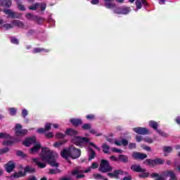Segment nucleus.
Returning <instances> with one entry per match:
<instances>
[{
	"label": "nucleus",
	"instance_id": "obj_9",
	"mask_svg": "<svg viewBox=\"0 0 180 180\" xmlns=\"http://www.w3.org/2000/svg\"><path fill=\"white\" fill-rule=\"evenodd\" d=\"M124 174V172L122 169H117L115 170L112 173H108V176H110V178H116V179H119L120 175H123Z\"/></svg>",
	"mask_w": 180,
	"mask_h": 180
},
{
	"label": "nucleus",
	"instance_id": "obj_37",
	"mask_svg": "<svg viewBox=\"0 0 180 180\" xmlns=\"http://www.w3.org/2000/svg\"><path fill=\"white\" fill-rule=\"evenodd\" d=\"M122 175H125L122 180H131V175L129 174V172H124V174Z\"/></svg>",
	"mask_w": 180,
	"mask_h": 180
},
{
	"label": "nucleus",
	"instance_id": "obj_11",
	"mask_svg": "<svg viewBox=\"0 0 180 180\" xmlns=\"http://www.w3.org/2000/svg\"><path fill=\"white\" fill-rule=\"evenodd\" d=\"M134 160H146L147 158V154L135 152L132 154Z\"/></svg>",
	"mask_w": 180,
	"mask_h": 180
},
{
	"label": "nucleus",
	"instance_id": "obj_46",
	"mask_svg": "<svg viewBox=\"0 0 180 180\" xmlns=\"http://www.w3.org/2000/svg\"><path fill=\"white\" fill-rule=\"evenodd\" d=\"M150 176L151 178H155V177L160 178V176H162V178H163L164 176H162V173H161L160 175V174H158V173H152L150 174Z\"/></svg>",
	"mask_w": 180,
	"mask_h": 180
},
{
	"label": "nucleus",
	"instance_id": "obj_8",
	"mask_svg": "<svg viewBox=\"0 0 180 180\" xmlns=\"http://www.w3.org/2000/svg\"><path fill=\"white\" fill-rule=\"evenodd\" d=\"M133 131L136 133L137 134H141L143 136H145L146 134H148L150 133V130L147 128L144 127H136L134 128Z\"/></svg>",
	"mask_w": 180,
	"mask_h": 180
},
{
	"label": "nucleus",
	"instance_id": "obj_44",
	"mask_svg": "<svg viewBox=\"0 0 180 180\" xmlns=\"http://www.w3.org/2000/svg\"><path fill=\"white\" fill-rule=\"evenodd\" d=\"M11 41L13 44H19V40L15 37H11Z\"/></svg>",
	"mask_w": 180,
	"mask_h": 180
},
{
	"label": "nucleus",
	"instance_id": "obj_3",
	"mask_svg": "<svg viewBox=\"0 0 180 180\" xmlns=\"http://www.w3.org/2000/svg\"><path fill=\"white\" fill-rule=\"evenodd\" d=\"M89 139L86 137H81V136H75L72 142L73 144H75L76 146H79V147H82L84 144H86L88 143Z\"/></svg>",
	"mask_w": 180,
	"mask_h": 180
},
{
	"label": "nucleus",
	"instance_id": "obj_23",
	"mask_svg": "<svg viewBox=\"0 0 180 180\" xmlns=\"http://www.w3.org/2000/svg\"><path fill=\"white\" fill-rule=\"evenodd\" d=\"M135 4L136 5L137 9H141V4H143V5H147V1H146V0H136Z\"/></svg>",
	"mask_w": 180,
	"mask_h": 180
},
{
	"label": "nucleus",
	"instance_id": "obj_33",
	"mask_svg": "<svg viewBox=\"0 0 180 180\" xmlns=\"http://www.w3.org/2000/svg\"><path fill=\"white\" fill-rule=\"evenodd\" d=\"M41 51H46V53L49 52V51L45 50L43 48H34L33 50V53H41Z\"/></svg>",
	"mask_w": 180,
	"mask_h": 180
},
{
	"label": "nucleus",
	"instance_id": "obj_35",
	"mask_svg": "<svg viewBox=\"0 0 180 180\" xmlns=\"http://www.w3.org/2000/svg\"><path fill=\"white\" fill-rule=\"evenodd\" d=\"M162 150L164 153H172V146H163Z\"/></svg>",
	"mask_w": 180,
	"mask_h": 180
},
{
	"label": "nucleus",
	"instance_id": "obj_59",
	"mask_svg": "<svg viewBox=\"0 0 180 180\" xmlns=\"http://www.w3.org/2000/svg\"><path fill=\"white\" fill-rule=\"evenodd\" d=\"M91 168H93V169H96V168H98V163L96 162H93L91 164Z\"/></svg>",
	"mask_w": 180,
	"mask_h": 180
},
{
	"label": "nucleus",
	"instance_id": "obj_32",
	"mask_svg": "<svg viewBox=\"0 0 180 180\" xmlns=\"http://www.w3.org/2000/svg\"><path fill=\"white\" fill-rule=\"evenodd\" d=\"M92 126L91 125V124L86 123V124H84L82 126V130H91Z\"/></svg>",
	"mask_w": 180,
	"mask_h": 180
},
{
	"label": "nucleus",
	"instance_id": "obj_34",
	"mask_svg": "<svg viewBox=\"0 0 180 180\" xmlns=\"http://www.w3.org/2000/svg\"><path fill=\"white\" fill-rule=\"evenodd\" d=\"M17 6L18 8L20 11H26V8H25V6H23V4H22V3H20V1H17Z\"/></svg>",
	"mask_w": 180,
	"mask_h": 180
},
{
	"label": "nucleus",
	"instance_id": "obj_53",
	"mask_svg": "<svg viewBox=\"0 0 180 180\" xmlns=\"http://www.w3.org/2000/svg\"><path fill=\"white\" fill-rule=\"evenodd\" d=\"M56 139H64V137H65V135L60 133H58L56 134Z\"/></svg>",
	"mask_w": 180,
	"mask_h": 180
},
{
	"label": "nucleus",
	"instance_id": "obj_45",
	"mask_svg": "<svg viewBox=\"0 0 180 180\" xmlns=\"http://www.w3.org/2000/svg\"><path fill=\"white\" fill-rule=\"evenodd\" d=\"M9 112H10V115H11V116H15V115H16V108H9Z\"/></svg>",
	"mask_w": 180,
	"mask_h": 180
},
{
	"label": "nucleus",
	"instance_id": "obj_42",
	"mask_svg": "<svg viewBox=\"0 0 180 180\" xmlns=\"http://www.w3.org/2000/svg\"><path fill=\"white\" fill-rule=\"evenodd\" d=\"M39 6H40V4H39V3H37V4H34L33 6H30L29 9L30 11H36L37 8H39Z\"/></svg>",
	"mask_w": 180,
	"mask_h": 180
},
{
	"label": "nucleus",
	"instance_id": "obj_55",
	"mask_svg": "<svg viewBox=\"0 0 180 180\" xmlns=\"http://www.w3.org/2000/svg\"><path fill=\"white\" fill-rule=\"evenodd\" d=\"M144 141H146V143H149L150 144H151L152 143H153V140L150 138H145L144 139Z\"/></svg>",
	"mask_w": 180,
	"mask_h": 180
},
{
	"label": "nucleus",
	"instance_id": "obj_1",
	"mask_svg": "<svg viewBox=\"0 0 180 180\" xmlns=\"http://www.w3.org/2000/svg\"><path fill=\"white\" fill-rule=\"evenodd\" d=\"M40 158H33L32 160L37 165L38 168H46L45 161L51 165L57 168L58 163L56 161L57 158V153L51 151L49 148H42Z\"/></svg>",
	"mask_w": 180,
	"mask_h": 180
},
{
	"label": "nucleus",
	"instance_id": "obj_7",
	"mask_svg": "<svg viewBox=\"0 0 180 180\" xmlns=\"http://www.w3.org/2000/svg\"><path fill=\"white\" fill-rule=\"evenodd\" d=\"M162 176H169L170 179L169 180H178V178L176 177L175 172L172 170L162 172Z\"/></svg>",
	"mask_w": 180,
	"mask_h": 180
},
{
	"label": "nucleus",
	"instance_id": "obj_15",
	"mask_svg": "<svg viewBox=\"0 0 180 180\" xmlns=\"http://www.w3.org/2000/svg\"><path fill=\"white\" fill-rule=\"evenodd\" d=\"M13 26H15L16 27L23 28L25 27V23L19 20H13L11 21Z\"/></svg>",
	"mask_w": 180,
	"mask_h": 180
},
{
	"label": "nucleus",
	"instance_id": "obj_49",
	"mask_svg": "<svg viewBox=\"0 0 180 180\" xmlns=\"http://www.w3.org/2000/svg\"><path fill=\"white\" fill-rule=\"evenodd\" d=\"M94 177L96 179H105V177H103V176H102L101 174H94Z\"/></svg>",
	"mask_w": 180,
	"mask_h": 180
},
{
	"label": "nucleus",
	"instance_id": "obj_63",
	"mask_svg": "<svg viewBox=\"0 0 180 180\" xmlns=\"http://www.w3.org/2000/svg\"><path fill=\"white\" fill-rule=\"evenodd\" d=\"M143 150H146V151H151V148L150 146H144Z\"/></svg>",
	"mask_w": 180,
	"mask_h": 180
},
{
	"label": "nucleus",
	"instance_id": "obj_4",
	"mask_svg": "<svg viewBox=\"0 0 180 180\" xmlns=\"http://www.w3.org/2000/svg\"><path fill=\"white\" fill-rule=\"evenodd\" d=\"M99 169L101 172H111L113 168L110 167V165H109V162L108 160H103L101 161Z\"/></svg>",
	"mask_w": 180,
	"mask_h": 180
},
{
	"label": "nucleus",
	"instance_id": "obj_52",
	"mask_svg": "<svg viewBox=\"0 0 180 180\" xmlns=\"http://www.w3.org/2000/svg\"><path fill=\"white\" fill-rule=\"evenodd\" d=\"M45 136L48 139H51V138L54 137V134H53V132H48V133L45 134Z\"/></svg>",
	"mask_w": 180,
	"mask_h": 180
},
{
	"label": "nucleus",
	"instance_id": "obj_19",
	"mask_svg": "<svg viewBox=\"0 0 180 180\" xmlns=\"http://www.w3.org/2000/svg\"><path fill=\"white\" fill-rule=\"evenodd\" d=\"M146 165H149V167H155V160L147 159L143 162Z\"/></svg>",
	"mask_w": 180,
	"mask_h": 180
},
{
	"label": "nucleus",
	"instance_id": "obj_38",
	"mask_svg": "<svg viewBox=\"0 0 180 180\" xmlns=\"http://www.w3.org/2000/svg\"><path fill=\"white\" fill-rule=\"evenodd\" d=\"M150 176V173L145 172H142V174H139V178H148Z\"/></svg>",
	"mask_w": 180,
	"mask_h": 180
},
{
	"label": "nucleus",
	"instance_id": "obj_26",
	"mask_svg": "<svg viewBox=\"0 0 180 180\" xmlns=\"http://www.w3.org/2000/svg\"><path fill=\"white\" fill-rule=\"evenodd\" d=\"M149 126L152 127V129H154V130H158V122L155 121H150L149 122Z\"/></svg>",
	"mask_w": 180,
	"mask_h": 180
},
{
	"label": "nucleus",
	"instance_id": "obj_22",
	"mask_svg": "<svg viewBox=\"0 0 180 180\" xmlns=\"http://www.w3.org/2000/svg\"><path fill=\"white\" fill-rule=\"evenodd\" d=\"M40 148H41V145H40V143H37L36 145H34V146L31 148L30 150V153L31 154H34V153H37L39 151V150H40Z\"/></svg>",
	"mask_w": 180,
	"mask_h": 180
},
{
	"label": "nucleus",
	"instance_id": "obj_18",
	"mask_svg": "<svg viewBox=\"0 0 180 180\" xmlns=\"http://www.w3.org/2000/svg\"><path fill=\"white\" fill-rule=\"evenodd\" d=\"M65 134H67L68 136H73L75 137V136L78 134V132L75 129L69 128L65 131Z\"/></svg>",
	"mask_w": 180,
	"mask_h": 180
},
{
	"label": "nucleus",
	"instance_id": "obj_43",
	"mask_svg": "<svg viewBox=\"0 0 180 180\" xmlns=\"http://www.w3.org/2000/svg\"><path fill=\"white\" fill-rule=\"evenodd\" d=\"M44 129H45V131H49L51 130V123L50 122L46 123Z\"/></svg>",
	"mask_w": 180,
	"mask_h": 180
},
{
	"label": "nucleus",
	"instance_id": "obj_40",
	"mask_svg": "<svg viewBox=\"0 0 180 180\" xmlns=\"http://www.w3.org/2000/svg\"><path fill=\"white\" fill-rule=\"evenodd\" d=\"M109 146L106 145V143L103 145V151L105 154H108V153H109Z\"/></svg>",
	"mask_w": 180,
	"mask_h": 180
},
{
	"label": "nucleus",
	"instance_id": "obj_39",
	"mask_svg": "<svg viewBox=\"0 0 180 180\" xmlns=\"http://www.w3.org/2000/svg\"><path fill=\"white\" fill-rule=\"evenodd\" d=\"M16 154H17L18 157H21L22 158H26V157H27V155L26 154H25L23 152H22L20 150H18L16 152Z\"/></svg>",
	"mask_w": 180,
	"mask_h": 180
},
{
	"label": "nucleus",
	"instance_id": "obj_30",
	"mask_svg": "<svg viewBox=\"0 0 180 180\" xmlns=\"http://www.w3.org/2000/svg\"><path fill=\"white\" fill-rule=\"evenodd\" d=\"M0 139L9 140V139H11V136L6 133L1 132L0 133Z\"/></svg>",
	"mask_w": 180,
	"mask_h": 180
},
{
	"label": "nucleus",
	"instance_id": "obj_36",
	"mask_svg": "<svg viewBox=\"0 0 180 180\" xmlns=\"http://www.w3.org/2000/svg\"><path fill=\"white\" fill-rule=\"evenodd\" d=\"M67 143V141H59L58 142H56L53 144L54 147L58 148L60 146H63V144H65Z\"/></svg>",
	"mask_w": 180,
	"mask_h": 180
},
{
	"label": "nucleus",
	"instance_id": "obj_6",
	"mask_svg": "<svg viewBox=\"0 0 180 180\" xmlns=\"http://www.w3.org/2000/svg\"><path fill=\"white\" fill-rule=\"evenodd\" d=\"M129 12H130V7H118L114 10V13L117 15H127Z\"/></svg>",
	"mask_w": 180,
	"mask_h": 180
},
{
	"label": "nucleus",
	"instance_id": "obj_62",
	"mask_svg": "<svg viewBox=\"0 0 180 180\" xmlns=\"http://www.w3.org/2000/svg\"><path fill=\"white\" fill-rule=\"evenodd\" d=\"M136 141H138V143H140V141H141V140H143V137H141L140 136H136Z\"/></svg>",
	"mask_w": 180,
	"mask_h": 180
},
{
	"label": "nucleus",
	"instance_id": "obj_2",
	"mask_svg": "<svg viewBox=\"0 0 180 180\" xmlns=\"http://www.w3.org/2000/svg\"><path fill=\"white\" fill-rule=\"evenodd\" d=\"M60 155L63 158H65V160H68V158L75 160V158L80 157L81 150L77 149L75 146L72 145L68 149H63V150L60 152Z\"/></svg>",
	"mask_w": 180,
	"mask_h": 180
},
{
	"label": "nucleus",
	"instance_id": "obj_50",
	"mask_svg": "<svg viewBox=\"0 0 180 180\" xmlns=\"http://www.w3.org/2000/svg\"><path fill=\"white\" fill-rule=\"evenodd\" d=\"M86 117L87 120H94L95 119V116L92 114L86 115Z\"/></svg>",
	"mask_w": 180,
	"mask_h": 180
},
{
	"label": "nucleus",
	"instance_id": "obj_29",
	"mask_svg": "<svg viewBox=\"0 0 180 180\" xmlns=\"http://www.w3.org/2000/svg\"><path fill=\"white\" fill-rule=\"evenodd\" d=\"M26 173L23 172H18V173L14 174V178H22V176H25Z\"/></svg>",
	"mask_w": 180,
	"mask_h": 180
},
{
	"label": "nucleus",
	"instance_id": "obj_51",
	"mask_svg": "<svg viewBox=\"0 0 180 180\" xmlns=\"http://www.w3.org/2000/svg\"><path fill=\"white\" fill-rule=\"evenodd\" d=\"M111 150L113 153H120V154H122V153H123V150H122L120 149H117L116 148H112Z\"/></svg>",
	"mask_w": 180,
	"mask_h": 180
},
{
	"label": "nucleus",
	"instance_id": "obj_64",
	"mask_svg": "<svg viewBox=\"0 0 180 180\" xmlns=\"http://www.w3.org/2000/svg\"><path fill=\"white\" fill-rule=\"evenodd\" d=\"M176 122L177 123V124L180 125V117H176Z\"/></svg>",
	"mask_w": 180,
	"mask_h": 180
},
{
	"label": "nucleus",
	"instance_id": "obj_14",
	"mask_svg": "<svg viewBox=\"0 0 180 180\" xmlns=\"http://www.w3.org/2000/svg\"><path fill=\"white\" fill-rule=\"evenodd\" d=\"M131 169L134 171V172H146V169L141 168L139 165H134L131 166Z\"/></svg>",
	"mask_w": 180,
	"mask_h": 180
},
{
	"label": "nucleus",
	"instance_id": "obj_20",
	"mask_svg": "<svg viewBox=\"0 0 180 180\" xmlns=\"http://www.w3.org/2000/svg\"><path fill=\"white\" fill-rule=\"evenodd\" d=\"M25 18L28 20H39V17H37V15H34L32 13H27L25 15Z\"/></svg>",
	"mask_w": 180,
	"mask_h": 180
},
{
	"label": "nucleus",
	"instance_id": "obj_16",
	"mask_svg": "<svg viewBox=\"0 0 180 180\" xmlns=\"http://www.w3.org/2000/svg\"><path fill=\"white\" fill-rule=\"evenodd\" d=\"M105 3V8H107L108 9H112L113 8L116 7V4L112 3V1L113 0H103Z\"/></svg>",
	"mask_w": 180,
	"mask_h": 180
},
{
	"label": "nucleus",
	"instance_id": "obj_41",
	"mask_svg": "<svg viewBox=\"0 0 180 180\" xmlns=\"http://www.w3.org/2000/svg\"><path fill=\"white\" fill-rule=\"evenodd\" d=\"M61 170L60 169H49V174H60Z\"/></svg>",
	"mask_w": 180,
	"mask_h": 180
},
{
	"label": "nucleus",
	"instance_id": "obj_54",
	"mask_svg": "<svg viewBox=\"0 0 180 180\" xmlns=\"http://www.w3.org/2000/svg\"><path fill=\"white\" fill-rule=\"evenodd\" d=\"M22 117H26L27 116V110L23 109L22 111Z\"/></svg>",
	"mask_w": 180,
	"mask_h": 180
},
{
	"label": "nucleus",
	"instance_id": "obj_13",
	"mask_svg": "<svg viewBox=\"0 0 180 180\" xmlns=\"http://www.w3.org/2000/svg\"><path fill=\"white\" fill-rule=\"evenodd\" d=\"M22 144H24V146L26 147H30L31 144H36V137L33 136L26 139Z\"/></svg>",
	"mask_w": 180,
	"mask_h": 180
},
{
	"label": "nucleus",
	"instance_id": "obj_10",
	"mask_svg": "<svg viewBox=\"0 0 180 180\" xmlns=\"http://www.w3.org/2000/svg\"><path fill=\"white\" fill-rule=\"evenodd\" d=\"M15 167H16V165H15V162L12 160H10L8 163L4 165L5 170L8 173L12 172V171L15 169Z\"/></svg>",
	"mask_w": 180,
	"mask_h": 180
},
{
	"label": "nucleus",
	"instance_id": "obj_25",
	"mask_svg": "<svg viewBox=\"0 0 180 180\" xmlns=\"http://www.w3.org/2000/svg\"><path fill=\"white\" fill-rule=\"evenodd\" d=\"M12 5V1L11 0H3L1 1V6H6L9 8Z\"/></svg>",
	"mask_w": 180,
	"mask_h": 180
},
{
	"label": "nucleus",
	"instance_id": "obj_61",
	"mask_svg": "<svg viewBox=\"0 0 180 180\" xmlns=\"http://www.w3.org/2000/svg\"><path fill=\"white\" fill-rule=\"evenodd\" d=\"M110 159L111 160V161H119V158H117L116 157H115V155L110 157Z\"/></svg>",
	"mask_w": 180,
	"mask_h": 180
},
{
	"label": "nucleus",
	"instance_id": "obj_27",
	"mask_svg": "<svg viewBox=\"0 0 180 180\" xmlns=\"http://www.w3.org/2000/svg\"><path fill=\"white\" fill-rule=\"evenodd\" d=\"M24 172H25V174L27 172H29L30 174H33V172H36V169L30 166H27L24 168Z\"/></svg>",
	"mask_w": 180,
	"mask_h": 180
},
{
	"label": "nucleus",
	"instance_id": "obj_47",
	"mask_svg": "<svg viewBox=\"0 0 180 180\" xmlns=\"http://www.w3.org/2000/svg\"><path fill=\"white\" fill-rule=\"evenodd\" d=\"M157 132L160 135L162 136V137H168V134H167L165 132L160 130V129H158L157 130Z\"/></svg>",
	"mask_w": 180,
	"mask_h": 180
},
{
	"label": "nucleus",
	"instance_id": "obj_21",
	"mask_svg": "<svg viewBox=\"0 0 180 180\" xmlns=\"http://www.w3.org/2000/svg\"><path fill=\"white\" fill-rule=\"evenodd\" d=\"M70 122L73 126H80V124H82V120L81 119H72L70 120Z\"/></svg>",
	"mask_w": 180,
	"mask_h": 180
},
{
	"label": "nucleus",
	"instance_id": "obj_24",
	"mask_svg": "<svg viewBox=\"0 0 180 180\" xmlns=\"http://www.w3.org/2000/svg\"><path fill=\"white\" fill-rule=\"evenodd\" d=\"M118 161H121L122 162L126 164V162H129V158L124 155H120L118 156Z\"/></svg>",
	"mask_w": 180,
	"mask_h": 180
},
{
	"label": "nucleus",
	"instance_id": "obj_58",
	"mask_svg": "<svg viewBox=\"0 0 180 180\" xmlns=\"http://www.w3.org/2000/svg\"><path fill=\"white\" fill-rule=\"evenodd\" d=\"M127 144H129V141H127V140H126V139H122V146H127Z\"/></svg>",
	"mask_w": 180,
	"mask_h": 180
},
{
	"label": "nucleus",
	"instance_id": "obj_12",
	"mask_svg": "<svg viewBox=\"0 0 180 180\" xmlns=\"http://www.w3.org/2000/svg\"><path fill=\"white\" fill-rule=\"evenodd\" d=\"M4 12L6 15H8V18H11V19H18V18H19L16 15V13L11 9H4Z\"/></svg>",
	"mask_w": 180,
	"mask_h": 180
},
{
	"label": "nucleus",
	"instance_id": "obj_57",
	"mask_svg": "<svg viewBox=\"0 0 180 180\" xmlns=\"http://www.w3.org/2000/svg\"><path fill=\"white\" fill-rule=\"evenodd\" d=\"M129 148H136V143H130L129 144Z\"/></svg>",
	"mask_w": 180,
	"mask_h": 180
},
{
	"label": "nucleus",
	"instance_id": "obj_56",
	"mask_svg": "<svg viewBox=\"0 0 180 180\" xmlns=\"http://www.w3.org/2000/svg\"><path fill=\"white\" fill-rule=\"evenodd\" d=\"M37 133H39V134L46 133V129L44 128H39L37 129Z\"/></svg>",
	"mask_w": 180,
	"mask_h": 180
},
{
	"label": "nucleus",
	"instance_id": "obj_28",
	"mask_svg": "<svg viewBox=\"0 0 180 180\" xmlns=\"http://www.w3.org/2000/svg\"><path fill=\"white\" fill-rule=\"evenodd\" d=\"M95 151H94V150H92L91 148H89V161H91L92 160H94V158H95Z\"/></svg>",
	"mask_w": 180,
	"mask_h": 180
},
{
	"label": "nucleus",
	"instance_id": "obj_48",
	"mask_svg": "<svg viewBox=\"0 0 180 180\" xmlns=\"http://www.w3.org/2000/svg\"><path fill=\"white\" fill-rule=\"evenodd\" d=\"M4 27H5V29L6 30H9V29H13V25L9 24V23H6L4 25Z\"/></svg>",
	"mask_w": 180,
	"mask_h": 180
},
{
	"label": "nucleus",
	"instance_id": "obj_60",
	"mask_svg": "<svg viewBox=\"0 0 180 180\" xmlns=\"http://www.w3.org/2000/svg\"><path fill=\"white\" fill-rule=\"evenodd\" d=\"M40 6H41V11H46V4H44V3H42L41 5H40Z\"/></svg>",
	"mask_w": 180,
	"mask_h": 180
},
{
	"label": "nucleus",
	"instance_id": "obj_17",
	"mask_svg": "<svg viewBox=\"0 0 180 180\" xmlns=\"http://www.w3.org/2000/svg\"><path fill=\"white\" fill-rule=\"evenodd\" d=\"M89 171H91V167H89L87 169H86L84 171L81 169L80 168H77V169L73 170L72 172V175H78V174H81L82 172L88 173V172H89Z\"/></svg>",
	"mask_w": 180,
	"mask_h": 180
},
{
	"label": "nucleus",
	"instance_id": "obj_5",
	"mask_svg": "<svg viewBox=\"0 0 180 180\" xmlns=\"http://www.w3.org/2000/svg\"><path fill=\"white\" fill-rule=\"evenodd\" d=\"M15 135L18 137H22L23 136H26L27 134V129H22V125L20 124H15Z\"/></svg>",
	"mask_w": 180,
	"mask_h": 180
},
{
	"label": "nucleus",
	"instance_id": "obj_31",
	"mask_svg": "<svg viewBox=\"0 0 180 180\" xmlns=\"http://www.w3.org/2000/svg\"><path fill=\"white\" fill-rule=\"evenodd\" d=\"M165 162V160H162V158H156L155 159V165H161Z\"/></svg>",
	"mask_w": 180,
	"mask_h": 180
}]
</instances>
